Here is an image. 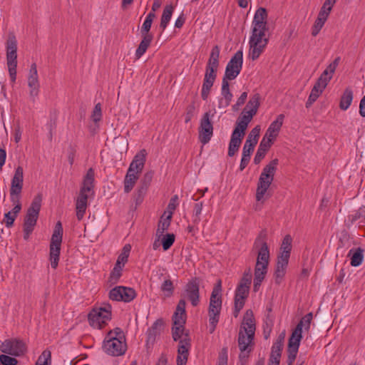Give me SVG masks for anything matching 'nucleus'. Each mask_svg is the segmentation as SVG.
I'll list each match as a JSON object with an SVG mask.
<instances>
[{"label":"nucleus","mask_w":365,"mask_h":365,"mask_svg":"<svg viewBox=\"0 0 365 365\" xmlns=\"http://www.w3.org/2000/svg\"><path fill=\"white\" fill-rule=\"evenodd\" d=\"M147 190L148 188L140 185L138 186V189L133 195V198L136 206L140 205L143 202Z\"/></svg>","instance_id":"43"},{"label":"nucleus","mask_w":365,"mask_h":365,"mask_svg":"<svg viewBox=\"0 0 365 365\" xmlns=\"http://www.w3.org/2000/svg\"><path fill=\"white\" fill-rule=\"evenodd\" d=\"M313 318V314L312 312L307 314L304 317L302 318L300 322L297 324L301 325V331H302V328L304 327L306 330H309L310 327V324Z\"/></svg>","instance_id":"51"},{"label":"nucleus","mask_w":365,"mask_h":365,"mask_svg":"<svg viewBox=\"0 0 365 365\" xmlns=\"http://www.w3.org/2000/svg\"><path fill=\"white\" fill-rule=\"evenodd\" d=\"M21 192L10 191V200L14 205L21 204L20 202Z\"/></svg>","instance_id":"64"},{"label":"nucleus","mask_w":365,"mask_h":365,"mask_svg":"<svg viewBox=\"0 0 365 365\" xmlns=\"http://www.w3.org/2000/svg\"><path fill=\"white\" fill-rule=\"evenodd\" d=\"M153 176V173L152 171L147 172L144 174L143 178L140 180V186L148 188Z\"/></svg>","instance_id":"57"},{"label":"nucleus","mask_w":365,"mask_h":365,"mask_svg":"<svg viewBox=\"0 0 365 365\" xmlns=\"http://www.w3.org/2000/svg\"><path fill=\"white\" fill-rule=\"evenodd\" d=\"M274 140H273L272 138L266 137V135H264L259 143L258 149H259L260 150H264L267 153V151L269 150V148L274 143Z\"/></svg>","instance_id":"48"},{"label":"nucleus","mask_w":365,"mask_h":365,"mask_svg":"<svg viewBox=\"0 0 365 365\" xmlns=\"http://www.w3.org/2000/svg\"><path fill=\"white\" fill-rule=\"evenodd\" d=\"M28 86L30 88L29 96L33 102L39 93V82L38 79L37 67L35 63H32L28 76Z\"/></svg>","instance_id":"17"},{"label":"nucleus","mask_w":365,"mask_h":365,"mask_svg":"<svg viewBox=\"0 0 365 365\" xmlns=\"http://www.w3.org/2000/svg\"><path fill=\"white\" fill-rule=\"evenodd\" d=\"M221 93H222V96L224 98L225 102H224V104H222L223 102L221 100L220 101L219 108H220V107L226 108V107H227L230 104V103L232 101V97H233V95L230 92V90L221 91Z\"/></svg>","instance_id":"52"},{"label":"nucleus","mask_w":365,"mask_h":365,"mask_svg":"<svg viewBox=\"0 0 365 365\" xmlns=\"http://www.w3.org/2000/svg\"><path fill=\"white\" fill-rule=\"evenodd\" d=\"M103 349L108 354L118 356L125 354L127 346L125 341L121 339L108 340L103 341Z\"/></svg>","instance_id":"18"},{"label":"nucleus","mask_w":365,"mask_h":365,"mask_svg":"<svg viewBox=\"0 0 365 365\" xmlns=\"http://www.w3.org/2000/svg\"><path fill=\"white\" fill-rule=\"evenodd\" d=\"M267 11L266 9L259 7L255 12L252 21V31L250 39L249 57L257 60L263 53L269 39L265 37L267 28Z\"/></svg>","instance_id":"1"},{"label":"nucleus","mask_w":365,"mask_h":365,"mask_svg":"<svg viewBox=\"0 0 365 365\" xmlns=\"http://www.w3.org/2000/svg\"><path fill=\"white\" fill-rule=\"evenodd\" d=\"M255 330L256 325L253 312L251 309H247L245 313L238 334L240 365L247 364L250 354L253 350Z\"/></svg>","instance_id":"2"},{"label":"nucleus","mask_w":365,"mask_h":365,"mask_svg":"<svg viewBox=\"0 0 365 365\" xmlns=\"http://www.w3.org/2000/svg\"><path fill=\"white\" fill-rule=\"evenodd\" d=\"M172 218V212L165 217L163 218V215L161 217L157 229L156 234L160 237L163 235L165 231H166L170 225Z\"/></svg>","instance_id":"39"},{"label":"nucleus","mask_w":365,"mask_h":365,"mask_svg":"<svg viewBox=\"0 0 365 365\" xmlns=\"http://www.w3.org/2000/svg\"><path fill=\"white\" fill-rule=\"evenodd\" d=\"M6 47V61L9 76L11 81L15 82L17 67V41L14 34L11 33L9 34Z\"/></svg>","instance_id":"7"},{"label":"nucleus","mask_w":365,"mask_h":365,"mask_svg":"<svg viewBox=\"0 0 365 365\" xmlns=\"http://www.w3.org/2000/svg\"><path fill=\"white\" fill-rule=\"evenodd\" d=\"M361 217L365 218V207H360L354 215H351V222H354ZM364 220L360 222V225H364Z\"/></svg>","instance_id":"61"},{"label":"nucleus","mask_w":365,"mask_h":365,"mask_svg":"<svg viewBox=\"0 0 365 365\" xmlns=\"http://www.w3.org/2000/svg\"><path fill=\"white\" fill-rule=\"evenodd\" d=\"M178 197L177 195L173 196L171 197V199L170 200V202L168 205V209L169 210L170 213L171 212H173L176 209V207L178 205Z\"/></svg>","instance_id":"62"},{"label":"nucleus","mask_w":365,"mask_h":365,"mask_svg":"<svg viewBox=\"0 0 365 365\" xmlns=\"http://www.w3.org/2000/svg\"><path fill=\"white\" fill-rule=\"evenodd\" d=\"M138 178V174L133 173V172H130L129 170L127 171L124 180V191L125 193H128L133 190Z\"/></svg>","instance_id":"32"},{"label":"nucleus","mask_w":365,"mask_h":365,"mask_svg":"<svg viewBox=\"0 0 365 365\" xmlns=\"http://www.w3.org/2000/svg\"><path fill=\"white\" fill-rule=\"evenodd\" d=\"M142 40L135 51V57L139 59L150 46L153 39V35L141 36Z\"/></svg>","instance_id":"30"},{"label":"nucleus","mask_w":365,"mask_h":365,"mask_svg":"<svg viewBox=\"0 0 365 365\" xmlns=\"http://www.w3.org/2000/svg\"><path fill=\"white\" fill-rule=\"evenodd\" d=\"M195 110V106L194 103H192L191 104H190L189 106H187L185 118V122L186 123H187L188 122H190L191 120V119L194 116Z\"/></svg>","instance_id":"58"},{"label":"nucleus","mask_w":365,"mask_h":365,"mask_svg":"<svg viewBox=\"0 0 365 365\" xmlns=\"http://www.w3.org/2000/svg\"><path fill=\"white\" fill-rule=\"evenodd\" d=\"M111 305L94 307L88 314L89 324L98 329H102L112 318Z\"/></svg>","instance_id":"6"},{"label":"nucleus","mask_w":365,"mask_h":365,"mask_svg":"<svg viewBox=\"0 0 365 365\" xmlns=\"http://www.w3.org/2000/svg\"><path fill=\"white\" fill-rule=\"evenodd\" d=\"M218 317L209 316V322H210V333L212 334L215 331L217 324L219 322Z\"/></svg>","instance_id":"63"},{"label":"nucleus","mask_w":365,"mask_h":365,"mask_svg":"<svg viewBox=\"0 0 365 365\" xmlns=\"http://www.w3.org/2000/svg\"><path fill=\"white\" fill-rule=\"evenodd\" d=\"M135 291L133 288L117 286L109 292V298L113 301L130 302L135 299Z\"/></svg>","instance_id":"15"},{"label":"nucleus","mask_w":365,"mask_h":365,"mask_svg":"<svg viewBox=\"0 0 365 365\" xmlns=\"http://www.w3.org/2000/svg\"><path fill=\"white\" fill-rule=\"evenodd\" d=\"M102 116V112H101V103H97L93 109V113H92V119L95 123L98 122Z\"/></svg>","instance_id":"59"},{"label":"nucleus","mask_w":365,"mask_h":365,"mask_svg":"<svg viewBox=\"0 0 365 365\" xmlns=\"http://www.w3.org/2000/svg\"><path fill=\"white\" fill-rule=\"evenodd\" d=\"M210 112L203 114L198 128L199 140L203 145L208 143L213 135V125Z\"/></svg>","instance_id":"13"},{"label":"nucleus","mask_w":365,"mask_h":365,"mask_svg":"<svg viewBox=\"0 0 365 365\" xmlns=\"http://www.w3.org/2000/svg\"><path fill=\"white\" fill-rule=\"evenodd\" d=\"M322 92L323 91L319 89L316 86H313L308 100L306 103V107L309 108L317 100Z\"/></svg>","instance_id":"46"},{"label":"nucleus","mask_w":365,"mask_h":365,"mask_svg":"<svg viewBox=\"0 0 365 365\" xmlns=\"http://www.w3.org/2000/svg\"><path fill=\"white\" fill-rule=\"evenodd\" d=\"M42 194H37L33 199L24 217L23 227L34 229L41 207Z\"/></svg>","instance_id":"12"},{"label":"nucleus","mask_w":365,"mask_h":365,"mask_svg":"<svg viewBox=\"0 0 365 365\" xmlns=\"http://www.w3.org/2000/svg\"><path fill=\"white\" fill-rule=\"evenodd\" d=\"M190 347V339L185 338L179 341L177 365H186Z\"/></svg>","instance_id":"20"},{"label":"nucleus","mask_w":365,"mask_h":365,"mask_svg":"<svg viewBox=\"0 0 365 365\" xmlns=\"http://www.w3.org/2000/svg\"><path fill=\"white\" fill-rule=\"evenodd\" d=\"M14 214L9 211L8 212L4 214V217L2 221V223H4L6 227L8 228L11 227L14 225V222L17 217L14 216Z\"/></svg>","instance_id":"55"},{"label":"nucleus","mask_w":365,"mask_h":365,"mask_svg":"<svg viewBox=\"0 0 365 365\" xmlns=\"http://www.w3.org/2000/svg\"><path fill=\"white\" fill-rule=\"evenodd\" d=\"M164 322L163 319H158L152 324V326L148 329L147 335V343L153 344L155 341V338L158 335H160Z\"/></svg>","instance_id":"25"},{"label":"nucleus","mask_w":365,"mask_h":365,"mask_svg":"<svg viewBox=\"0 0 365 365\" xmlns=\"http://www.w3.org/2000/svg\"><path fill=\"white\" fill-rule=\"evenodd\" d=\"M173 11L174 7L171 4L167 5L164 8L160 24V28L162 29L163 31L166 29L169 21H170Z\"/></svg>","instance_id":"36"},{"label":"nucleus","mask_w":365,"mask_h":365,"mask_svg":"<svg viewBox=\"0 0 365 365\" xmlns=\"http://www.w3.org/2000/svg\"><path fill=\"white\" fill-rule=\"evenodd\" d=\"M24 185V170L21 166H18L11 179L10 191L21 192Z\"/></svg>","instance_id":"22"},{"label":"nucleus","mask_w":365,"mask_h":365,"mask_svg":"<svg viewBox=\"0 0 365 365\" xmlns=\"http://www.w3.org/2000/svg\"><path fill=\"white\" fill-rule=\"evenodd\" d=\"M332 76L333 73H329V71L326 68L319 77L314 86H316L319 89L324 91L330 80L332 78Z\"/></svg>","instance_id":"35"},{"label":"nucleus","mask_w":365,"mask_h":365,"mask_svg":"<svg viewBox=\"0 0 365 365\" xmlns=\"http://www.w3.org/2000/svg\"><path fill=\"white\" fill-rule=\"evenodd\" d=\"M282 349H283V346L274 343L272 345V347L271 354H270L269 361L280 362V358H281V355H282Z\"/></svg>","instance_id":"42"},{"label":"nucleus","mask_w":365,"mask_h":365,"mask_svg":"<svg viewBox=\"0 0 365 365\" xmlns=\"http://www.w3.org/2000/svg\"><path fill=\"white\" fill-rule=\"evenodd\" d=\"M63 233L62 224L60 221H58L55 225L50 242L51 266L54 269L57 267L59 261Z\"/></svg>","instance_id":"8"},{"label":"nucleus","mask_w":365,"mask_h":365,"mask_svg":"<svg viewBox=\"0 0 365 365\" xmlns=\"http://www.w3.org/2000/svg\"><path fill=\"white\" fill-rule=\"evenodd\" d=\"M352 100L353 91L350 88H346L341 97L339 108L343 110H347L351 104Z\"/></svg>","instance_id":"33"},{"label":"nucleus","mask_w":365,"mask_h":365,"mask_svg":"<svg viewBox=\"0 0 365 365\" xmlns=\"http://www.w3.org/2000/svg\"><path fill=\"white\" fill-rule=\"evenodd\" d=\"M292 238L289 235H285L279 248V254H285L290 256L292 250Z\"/></svg>","instance_id":"40"},{"label":"nucleus","mask_w":365,"mask_h":365,"mask_svg":"<svg viewBox=\"0 0 365 365\" xmlns=\"http://www.w3.org/2000/svg\"><path fill=\"white\" fill-rule=\"evenodd\" d=\"M259 100V94H254L249 100L244 110L249 111L250 113H252V115H255L260 105Z\"/></svg>","instance_id":"37"},{"label":"nucleus","mask_w":365,"mask_h":365,"mask_svg":"<svg viewBox=\"0 0 365 365\" xmlns=\"http://www.w3.org/2000/svg\"><path fill=\"white\" fill-rule=\"evenodd\" d=\"M349 256H351V264L354 267H357L363 261L364 250L360 247L351 249L349 252Z\"/></svg>","instance_id":"34"},{"label":"nucleus","mask_w":365,"mask_h":365,"mask_svg":"<svg viewBox=\"0 0 365 365\" xmlns=\"http://www.w3.org/2000/svg\"><path fill=\"white\" fill-rule=\"evenodd\" d=\"M228 359V350L227 347H223L219 353L217 364H227Z\"/></svg>","instance_id":"60"},{"label":"nucleus","mask_w":365,"mask_h":365,"mask_svg":"<svg viewBox=\"0 0 365 365\" xmlns=\"http://www.w3.org/2000/svg\"><path fill=\"white\" fill-rule=\"evenodd\" d=\"M220 46L215 45L212 47L210 53L201 90V97L204 101L208 98L211 88L217 78V73L220 66Z\"/></svg>","instance_id":"3"},{"label":"nucleus","mask_w":365,"mask_h":365,"mask_svg":"<svg viewBox=\"0 0 365 365\" xmlns=\"http://www.w3.org/2000/svg\"><path fill=\"white\" fill-rule=\"evenodd\" d=\"M243 63V53L237 51L227 64L225 75L227 78L235 79L240 74Z\"/></svg>","instance_id":"14"},{"label":"nucleus","mask_w":365,"mask_h":365,"mask_svg":"<svg viewBox=\"0 0 365 365\" xmlns=\"http://www.w3.org/2000/svg\"><path fill=\"white\" fill-rule=\"evenodd\" d=\"M302 339V331H301V325L297 324L288 340L287 365H293L297 358Z\"/></svg>","instance_id":"11"},{"label":"nucleus","mask_w":365,"mask_h":365,"mask_svg":"<svg viewBox=\"0 0 365 365\" xmlns=\"http://www.w3.org/2000/svg\"><path fill=\"white\" fill-rule=\"evenodd\" d=\"M0 351L11 356H21L26 353L27 346L23 340L11 338L4 340L0 344Z\"/></svg>","instance_id":"10"},{"label":"nucleus","mask_w":365,"mask_h":365,"mask_svg":"<svg viewBox=\"0 0 365 365\" xmlns=\"http://www.w3.org/2000/svg\"><path fill=\"white\" fill-rule=\"evenodd\" d=\"M160 290L163 292L165 298L171 297L173 295L175 287L170 279H166L161 284Z\"/></svg>","instance_id":"41"},{"label":"nucleus","mask_w":365,"mask_h":365,"mask_svg":"<svg viewBox=\"0 0 365 365\" xmlns=\"http://www.w3.org/2000/svg\"><path fill=\"white\" fill-rule=\"evenodd\" d=\"M278 159L271 160L262 170L256 190V200L261 201L265 193L274 180V177L277 170Z\"/></svg>","instance_id":"5"},{"label":"nucleus","mask_w":365,"mask_h":365,"mask_svg":"<svg viewBox=\"0 0 365 365\" xmlns=\"http://www.w3.org/2000/svg\"><path fill=\"white\" fill-rule=\"evenodd\" d=\"M175 240V236L173 233H168L165 235H163V237L161 239V244L163 248L165 251L168 250L170 248V247L173 245Z\"/></svg>","instance_id":"44"},{"label":"nucleus","mask_w":365,"mask_h":365,"mask_svg":"<svg viewBox=\"0 0 365 365\" xmlns=\"http://www.w3.org/2000/svg\"><path fill=\"white\" fill-rule=\"evenodd\" d=\"M202 207H203L202 202H197L194 205L193 214H192V222L195 225H198L201 221L200 215L202 213Z\"/></svg>","instance_id":"45"},{"label":"nucleus","mask_w":365,"mask_h":365,"mask_svg":"<svg viewBox=\"0 0 365 365\" xmlns=\"http://www.w3.org/2000/svg\"><path fill=\"white\" fill-rule=\"evenodd\" d=\"M88 197L87 194L79 192L76 203V217L78 220H81L84 217L88 205Z\"/></svg>","instance_id":"27"},{"label":"nucleus","mask_w":365,"mask_h":365,"mask_svg":"<svg viewBox=\"0 0 365 365\" xmlns=\"http://www.w3.org/2000/svg\"><path fill=\"white\" fill-rule=\"evenodd\" d=\"M267 232L262 230L255 239L252 250H257L254 274H267L269 262V249L267 242Z\"/></svg>","instance_id":"4"},{"label":"nucleus","mask_w":365,"mask_h":365,"mask_svg":"<svg viewBox=\"0 0 365 365\" xmlns=\"http://www.w3.org/2000/svg\"><path fill=\"white\" fill-rule=\"evenodd\" d=\"M200 283L199 277H192L185 286V294L187 299L193 307L198 305L200 302Z\"/></svg>","instance_id":"16"},{"label":"nucleus","mask_w":365,"mask_h":365,"mask_svg":"<svg viewBox=\"0 0 365 365\" xmlns=\"http://www.w3.org/2000/svg\"><path fill=\"white\" fill-rule=\"evenodd\" d=\"M289 257L290 256L286 255L285 254L277 255V264L274 270V274L286 272Z\"/></svg>","instance_id":"31"},{"label":"nucleus","mask_w":365,"mask_h":365,"mask_svg":"<svg viewBox=\"0 0 365 365\" xmlns=\"http://www.w3.org/2000/svg\"><path fill=\"white\" fill-rule=\"evenodd\" d=\"M0 363L2 365H17L18 360L9 356V354H1L0 355Z\"/></svg>","instance_id":"50"},{"label":"nucleus","mask_w":365,"mask_h":365,"mask_svg":"<svg viewBox=\"0 0 365 365\" xmlns=\"http://www.w3.org/2000/svg\"><path fill=\"white\" fill-rule=\"evenodd\" d=\"M146 155L147 153L145 149H143L138 152L134 156L128 170L139 175L144 168L146 160Z\"/></svg>","instance_id":"19"},{"label":"nucleus","mask_w":365,"mask_h":365,"mask_svg":"<svg viewBox=\"0 0 365 365\" xmlns=\"http://www.w3.org/2000/svg\"><path fill=\"white\" fill-rule=\"evenodd\" d=\"M94 170L93 168H89L84 176L83 185L81 187L80 192L86 194L91 191L94 187Z\"/></svg>","instance_id":"29"},{"label":"nucleus","mask_w":365,"mask_h":365,"mask_svg":"<svg viewBox=\"0 0 365 365\" xmlns=\"http://www.w3.org/2000/svg\"><path fill=\"white\" fill-rule=\"evenodd\" d=\"M130 250L131 246L129 244H127L123 247L121 253L118 257L117 262L115 264V267L111 274L120 273V272L123 270V267H124L125 264L128 262Z\"/></svg>","instance_id":"23"},{"label":"nucleus","mask_w":365,"mask_h":365,"mask_svg":"<svg viewBox=\"0 0 365 365\" xmlns=\"http://www.w3.org/2000/svg\"><path fill=\"white\" fill-rule=\"evenodd\" d=\"M252 113L247 110H243L241 116H240L236 122V126L234 130H237L242 135H245L246 129L249 123L252 120L253 116Z\"/></svg>","instance_id":"26"},{"label":"nucleus","mask_w":365,"mask_h":365,"mask_svg":"<svg viewBox=\"0 0 365 365\" xmlns=\"http://www.w3.org/2000/svg\"><path fill=\"white\" fill-rule=\"evenodd\" d=\"M155 18V14L150 12L145 17V19L140 29V36L153 35L150 31L153 19Z\"/></svg>","instance_id":"38"},{"label":"nucleus","mask_w":365,"mask_h":365,"mask_svg":"<svg viewBox=\"0 0 365 365\" xmlns=\"http://www.w3.org/2000/svg\"><path fill=\"white\" fill-rule=\"evenodd\" d=\"M186 314H180L178 312H174L173 316V325H180L183 327L186 322Z\"/></svg>","instance_id":"54"},{"label":"nucleus","mask_w":365,"mask_h":365,"mask_svg":"<svg viewBox=\"0 0 365 365\" xmlns=\"http://www.w3.org/2000/svg\"><path fill=\"white\" fill-rule=\"evenodd\" d=\"M245 135L237 130H233L228 148V156L232 157L238 151Z\"/></svg>","instance_id":"21"},{"label":"nucleus","mask_w":365,"mask_h":365,"mask_svg":"<svg viewBox=\"0 0 365 365\" xmlns=\"http://www.w3.org/2000/svg\"><path fill=\"white\" fill-rule=\"evenodd\" d=\"M51 353L49 350H44L39 356L36 365H51Z\"/></svg>","instance_id":"47"},{"label":"nucleus","mask_w":365,"mask_h":365,"mask_svg":"<svg viewBox=\"0 0 365 365\" xmlns=\"http://www.w3.org/2000/svg\"><path fill=\"white\" fill-rule=\"evenodd\" d=\"M260 127L255 126L249 133L247 140H250L252 143L257 144L259 138Z\"/></svg>","instance_id":"53"},{"label":"nucleus","mask_w":365,"mask_h":365,"mask_svg":"<svg viewBox=\"0 0 365 365\" xmlns=\"http://www.w3.org/2000/svg\"><path fill=\"white\" fill-rule=\"evenodd\" d=\"M222 307V299L220 295L211 294L208 309L209 316L220 317Z\"/></svg>","instance_id":"28"},{"label":"nucleus","mask_w":365,"mask_h":365,"mask_svg":"<svg viewBox=\"0 0 365 365\" xmlns=\"http://www.w3.org/2000/svg\"><path fill=\"white\" fill-rule=\"evenodd\" d=\"M252 282V275H244L237 287L235 294L234 316L237 317L239 312L245 305V300L247 298Z\"/></svg>","instance_id":"9"},{"label":"nucleus","mask_w":365,"mask_h":365,"mask_svg":"<svg viewBox=\"0 0 365 365\" xmlns=\"http://www.w3.org/2000/svg\"><path fill=\"white\" fill-rule=\"evenodd\" d=\"M256 145L252 143L250 140H246L242 148V155L250 158Z\"/></svg>","instance_id":"49"},{"label":"nucleus","mask_w":365,"mask_h":365,"mask_svg":"<svg viewBox=\"0 0 365 365\" xmlns=\"http://www.w3.org/2000/svg\"><path fill=\"white\" fill-rule=\"evenodd\" d=\"M284 117V114H279L277 115L276 120L269 125L267 130L265 133L266 137L271 138L273 140L277 138L281 127L282 126Z\"/></svg>","instance_id":"24"},{"label":"nucleus","mask_w":365,"mask_h":365,"mask_svg":"<svg viewBox=\"0 0 365 365\" xmlns=\"http://www.w3.org/2000/svg\"><path fill=\"white\" fill-rule=\"evenodd\" d=\"M184 331V326L180 327V325H173L172 328V335L173 340L175 341H178L183 333Z\"/></svg>","instance_id":"56"}]
</instances>
